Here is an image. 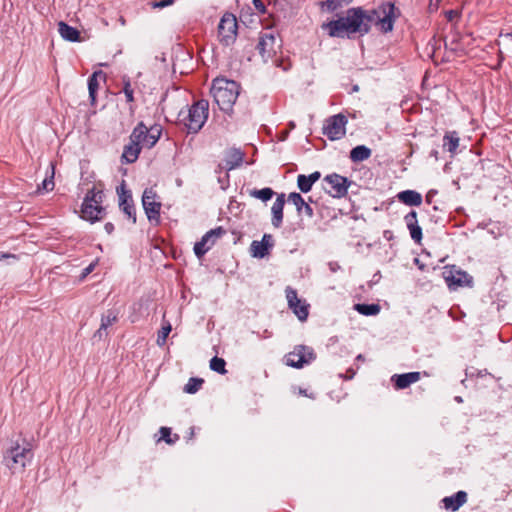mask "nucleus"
I'll return each mask as SVG.
<instances>
[{"mask_svg":"<svg viewBox=\"0 0 512 512\" xmlns=\"http://www.w3.org/2000/svg\"><path fill=\"white\" fill-rule=\"evenodd\" d=\"M273 246V237L270 234H264L261 241H253L250 246V252L253 257L264 258L269 249Z\"/></svg>","mask_w":512,"mask_h":512,"instance_id":"nucleus-16","label":"nucleus"},{"mask_svg":"<svg viewBox=\"0 0 512 512\" xmlns=\"http://www.w3.org/2000/svg\"><path fill=\"white\" fill-rule=\"evenodd\" d=\"M299 394L304 395V396H307V397H310V398H314V396H313V395H308V394H307V392H306V390H303V389H301V388L299 389Z\"/></svg>","mask_w":512,"mask_h":512,"instance_id":"nucleus-49","label":"nucleus"},{"mask_svg":"<svg viewBox=\"0 0 512 512\" xmlns=\"http://www.w3.org/2000/svg\"><path fill=\"white\" fill-rule=\"evenodd\" d=\"M225 365H226L225 360L222 358H219L217 356L213 357L210 361V368L213 371L218 372L220 374L226 373Z\"/></svg>","mask_w":512,"mask_h":512,"instance_id":"nucleus-35","label":"nucleus"},{"mask_svg":"<svg viewBox=\"0 0 512 512\" xmlns=\"http://www.w3.org/2000/svg\"><path fill=\"white\" fill-rule=\"evenodd\" d=\"M142 204L145 213L150 221H159L161 203L157 201L156 192L152 188L144 191L142 196Z\"/></svg>","mask_w":512,"mask_h":512,"instance_id":"nucleus-11","label":"nucleus"},{"mask_svg":"<svg viewBox=\"0 0 512 512\" xmlns=\"http://www.w3.org/2000/svg\"><path fill=\"white\" fill-rule=\"evenodd\" d=\"M314 358L315 355L312 348L298 345L285 356V363L293 368H302L305 364H309Z\"/></svg>","mask_w":512,"mask_h":512,"instance_id":"nucleus-9","label":"nucleus"},{"mask_svg":"<svg viewBox=\"0 0 512 512\" xmlns=\"http://www.w3.org/2000/svg\"><path fill=\"white\" fill-rule=\"evenodd\" d=\"M399 15V10L391 2L383 3L372 10L355 7L348 9L345 16L323 23L321 28L330 37L337 38H350L356 33L366 34L371 25H375L382 33H388L393 30L394 22Z\"/></svg>","mask_w":512,"mask_h":512,"instance_id":"nucleus-1","label":"nucleus"},{"mask_svg":"<svg viewBox=\"0 0 512 512\" xmlns=\"http://www.w3.org/2000/svg\"><path fill=\"white\" fill-rule=\"evenodd\" d=\"M97 262H93L89 264L82 272L81 277L85 278L87 275H89L96 267Z\"/></svg>","mask_w":512,"mask_h":512,"instance_id":"nucleus-45","label":"nucleus"},{"mask_svg":"<svg viewBox=\"0 0 512 512\" xmlns=\"http://www.w3.org/2000/svg\"><path fill=\"white\" fill-rule=\"evenodd\" d=\"M347 119L342 114H337L326 120L323 128V133L331 140H338L342 138L346 129Z\"/></svg>","mask_w":512,"mask_h":512,"instance_id":"nucleus-10","label":"nucleus"},{"mask_svg":"<svg viewBox=\"0 0 512 512\" xmlns=\"http://www.w3.org/2000/svg\"><path fill=\"white\" fill-rule=\"evenodd\" d=\"M397 198L400 202L409 206H420L422 204V196L414 190H405L398 193Z\"/></svg>","mask_w":512,"mask_h":512,"instance_id":"nucleus-22","label":"nucleus"},{"mask_svg":"<svg viewBox=\"0 0 512 512\" xmlns=\"http://www.w3.org/2000/svg\"><path fill=\"white\" fill-rule=\"evenodd\" d=\"M295 315L298 317L300 321H305L308 317V306L305 303H302L300 300V304H295V306L290 307Z\"/></svg>","mask_w":512,"mask_h":512,"instance_id":"nucleus-34","label":"nucleus"},{"mask_svg":"<svg viewBox=\"0 0 512 512\" xmlns=\"http://www.w3.org/2000/svg\"><path fill=\"white\" fill-rule=\"evenodd\" d=\"M238 22L232 13H225L218 25V39L225 46L233 44L237 37Z\"/></svg>","mask_w":512,"mask_h":512,"instance_id":"nucleus-7","label":"nucleus"},{"mask_svg":"<svg viewBox=\"0 0 512 512\" xmlns=\"http://www.w3.org/2000/svg\"><path fill=\"white\" fill-rule=\"evenodd\" d=\"M161 433V439L164 440L168 444L174 443L179 437L178 435H175V439L171 438V430L167 427H161L160 428Z\"/></svg>","mask_w":512,"mask_h":512,"instance_id":"nucleus-41","label":"nucleus"},{"mask_svg":"<svg viewBox=\"0 0 512 512\" xmlns=\"http://www.w3.org/2000/svg\"><path fill=\"white\" fill-rule=\"evenodd\" d=\"M9 257H12V256H11V255H9V254L1 253V254H0V261H1V260H3V259H5V258H9Z\"/></svg>","mask_w":512,"mask_h":512,"instance_id":"nucleus-51","label":"nucleus"},{"mask_svg":"<svg viewBox=\"0 0 512 512\" xmlns=\"http://www.w3.org/2000/svg\"><path fill=\"white\" fill-rule=\"evenodd\" d=\"M239 90L240 87L235 81L216 78L212 83L211 94L220 110L229 113L239 96Z\"/></svg>","mask_w":512,"mask_h":512,"instance_id":"nucleus-2","label":"nucleus"},{"mask_svg":"<svg viewBox=\"0 0 512 512\" xmlns=\"http://www.w3.org/2000/svg\"><path fill=\"white\" fill-rule=\"evenodd\" d=\"M203 382L204 381L201 378H190L184 387V392L188 394L196 393L201 388Z\"/></svg>","mask_w":512,"mask_h":512,"instance_id":"nucleus-33","label":"nucleus"},{"mask_svg":"<svg viewBox=\"0 0 512 512\" xmlns=\"http://www.w3.org/2000/svg\"><path fill=\"white\" fill-rule=\"evenodd\" d=\"M504 60V51H499V62H502Z\"/></svg>","mask_w":512,"mask_h":512,"instance_id":"nucleus-50","label":"nucleus"},{"mask_svg":"<svg viewBox=\"0 0 512 512\" xmlns=\"http://www.w3.org/2000/svg\"><path fill=\"white\" fill-rule=\"evenodd\" d=\"M142 148L134 141L129 140V143L124 146L122 159L127 163H134L140 154Z\"/></svg>","mask_w":512,"mask_h":512,"instance_id":"nucleus-24","label":"nucleus"},{"mask_svg":"<svg viewBox=\"0 0 512 512\" xmlns=\"http://www.w3.org/2000/svg\"><path fill=\"white\" fill-rule=\"evenodd\" d=\"M298 188L303 192L307 193L311 190L312 184L307 180L306 175L300 174L297 177Z\"/></svg>","mask_w":512,"mask_h":512,"instance_id":"nucleus-38","label":"nucleus"},{"mask_svg":"<svg viewBox=\"0 0 512 512\" xmlns=\"http://www.w3.org/2000/svg\"><path fill=\"white\" fill-rule=\"evenodd\" d=\"M355 309L365 316L377 315L380 312L378 304H356Z\"/></svg>","mask_w":512,"mask_h":512,"instance_id":"nucleus-30","label":"nucleus"},{"mask_svg":"<svg viewBox=\"0 0 512 512\" xmlns=\"http://www.w3.org/2000/svg\"><path fill=\"white\" fill-rule=\"evenodd\" d=\"M253 2V5L255 7V9L259 12V13H265L266 12V8H265V5L263 4V2L261 0H252Z\"/></svg>","mask_w":512,"mask_h":512,"instance_id":"nucleus-44","label":"nucleus"},{"mask_svg":"<svg viewBox=\"0 0 512 512\" xmlns=\"http://www.w3.org/2000/svg\"><path fill=\"white\" fill-rule=\"evenodd\" d=\"M117 193L119 196V207L120 209L132 219L133 223L136 222V213L133 205V200L130 191L126 190L125 182L117 187Z\"/></svg>","mask_w":512,"mask_h":512,"instance_id":"nucleus-14","label":"nucleus"},{"mask_svg":"<svg viewBox=\"0 0 512 512\" xmlns=\"http://www.w3.org/2000/svg\"><path fill=\"white\" fill-rule=\"evenodd\" d=\"M114 229V226L112 223H106L105 224V230L110 234Z\"/></svg>","mask_w":512,"mask_h":512,"instance_id":"nucleus-47","label":"nucleus"},{"mask_svg":"<svg viewBox=\"0 0 512 512\" xmlns=\"http://www.w3.org/2000/svg\"><path fill=\"white\" fill-rule=\"evenodd\" d=\"M444 278L449 287L471 286L473 278L465 271L449 270L444 272Z\"/></svg>","mask_w":512,"mask_h":512,"instance_id":"nucleus-15","label":"nucleus"},{"mask_svg":"<svg viewBox=\"0 0 512 512\" xmlns=\"http://www.w3.org/2000/svg\"><path fill=\"white\" fill-rule=\"evenodd\" d=\"M280 49L281 40L273 31H265L260 34L257 50L264 61L272 59Z\"/></svg>","mask_w":512,"mask_h":512,"instance_id":"nucleus-8","label":"nucleus"},{"mask_svg":"<svg viewBox=\"0 0 512 512\" xmlns=\"http://www.w3.org/2000/svg\"><path fill=\"white\" fill-rule=\"evenodd\" d=\"M285 205V195L279 194L272 205V225L275 228H279L283 221V209Z\"/></svg>","mask_w":512,"mask_h":512,"instance_id":"nucleus-18","label":"nucleus"},{"mask_svg":"<svg viewBox=\"0 0 512 512\" xmlns=\"http://www.w3.org/2000/svg\"><path fill=\"white\" fill-rule=\"evenodd\" d=\"M58 32L61 35V37L67 41H80L79 31L76 28L69 26L65 22L61 21L58 23Z\"/></svg>","mask_w":512,"mask_h":512,"instance_id":"nucleus-23","label":"nucleus"},{"mask_svg":"<svg viewBox=\"0 0 512 512\" xmlns=\"http://www.w3.org/2000/svg\"><path fill=\"white\" fill-rule=\"evenodd\" d=\"M209 104L206 100L194 103L186 111H181L179 117L189 132L197 133L205 124L208 118Z\"/></svg>","mask_w":512,"mask_h":512,"instance_id":"nucleus-4","label":"nucleus"},{"mask_svg":"<svg viewBox=\"0 0 512 512\" xmlns=\"http://www.w3.org/2000/svg\"><path fill=\"white\" fill-rule=\"evenodd\" d=\"M322 6L326 7L328 11H335L341 7V3L338 0H326L322 2Z\"/></svg>","mask_w":512,"mask_h":512,"instance_id":"nucleus-42","label":"nucleus"},{"mask_svg":"<svg viewBox=\"0 0 512 512\" xmlns=\"http://www.w3.org/2000/svg\"><path fill=\"white\" fill-rule=\"evenodd\" d=\"M405 222L407 228L409 229L411 238L416 242L420 243L422 239V229L418 225L417 213L415 211H411L405 216Z\"/></svg>","mask_w":512,"mask_h":512,"instance_id":"nucleus-17","label":"nucleus"},{"mask_svg":"<svg viewBox=\"0 0 512 512\" xmlns=\"http://www.w3.org/2000/svg\"><path fill=\"white\" fill-rule=\"evenodd\" d=\"M500 37L502 38L505 51L512 57V32L501 34Z\"/></svg>","mask_w":512,"mask_h":512,"instance_id":"nucleus-40","label":"nucleus"},{"mask_svg":"<svg viewBox=\"0 0 512 512\" xmlns=\"http://www.w3.org/2000/svg\"><path fill=\"white\" fill-rule=\"evenodd\" d=\"M225 231L218 227L207 232L202 239L194 245V252L198 258H201L215 243V240L221 237Z\"/></svg>","mask_w":512,"mask_h":512,"instance_id":"nucleus-13","label":"nucleus"},{"mask_svg":"<svg viewBox=\"0 0 512 512\" xmlns=\"http://www.w3.org/2000/svg\"><path fill=\"white\" fill-rule=\"evenodd\" d=\"M326 186L324 189L333 197H343L349 186L348 179L338 174H331L324 178Z\"/></svg>","mask_w":512,"mask_h":512,"instance_id":"nucleus-12","label":"nucleus"},{"mask_svg":"<svg viewBox=\"0 0 512 512\" xmlns=\"http://www.w3.org/2000/svg\"><path fill=\"white\" fill-rule=\"evenodd\" d=\"M444 507L447 510L456 511L467 501V494L464 491H458L454 496L445 497L443 500Z\"/></svg>","mask_w":512,"mask_h":512,"instance_id":"nucleus-21","label":"nucleus"},{"mask_svg":"<svg viewBox=\"0 0 512 512\" xmlns=\"http://www.w3.org/2000/svg\"><path fill=\"white\" fill-rule=\"evenodd\" d=\"M122 82H123V89H122V91L125 94L127 102H133L134 101V95H133L134 92H133V89L131 87V82H130L129 77L123 76Z\"/></svg>","mask_w":512,"mask_h":512,"instance_id":"nucleus-36","label":"nucleus"},{"mask_svg":"<svg viewBox=\"0 0 512 512\" xmlns=\"http://www.w3.org/2000/svg\"><path fill=\"white\" fill-rule=\"evenodd\" d=\"M118 22L120 23L121 26H125L126 25V20H125V18L123 16H119Z\"/></svg>","mask_w":512,"mask_h":512,"instance_id":"nucleus-48","label":"nucleus"},{"mask_svg":"<svg viewBox=\"0 0 512 512\" xmlns=\"http://www.w3.org/2000/svg\"><path fill=\"white\" fill-rule=\"evenodd\" d=\"M50 168H51V174L49 177H46L43 181H42V184L40 186H38V189L37 191L38 192H42V191H45V192H48V191H52L54 189V174H55V167L53 165V163L50 164Z\"/></svg>","mask_w":512,"mask_h":512,"instance_id":"nucleus-31","label":"nucleus"},{"mask_svg":"<svg viewBox=\"0 0 512 512\" xmlns=\"http://www.w3.org/2000/svg\"><path fill=\"white\" fill-rule=\"evenodd\" d=\"M32 458L33 452L28 444L16 443L5 452L4 464L13 474L22 473Z\"/></svg>","mask_w":512,"mask_h":512,"instance_id":"nucleus-3","label":"nucleus"},{"mask_svg":"<svg viewBox=\"0 0 512 512\" xmlns=\"http://www.w3.org/2000/svg\"><path fill=\"white\" fill-rule=\"evenodd\" d=\"M273 195L274 191L271 188H263L260 190L254 189L250 191V196L262 201H268Z\"/></svg>","mask_w":512,"mask_h":512,"instance_id":"nucleus-32","label":"nucleus"},{"mask_svg":"<svg viewBox=\"0 0 512 512\" xmlns=\"http://www.w3.org/2000/svg\"><path fill=\"white\" fill-rule=\"evenodd\" d=\"M392 380L395 383L396 389H405L413 383L420 380L419 372H409L400 375H394Z\"/></svg>","mask_w":512,"mask_h":512,"instance_id":"nucleus-19","label":"nucleus"},{"mask_svg":"<svg viewBox=\"0 0 512 512\" xmlns=\"http://www.w3.org/2000/svg\"><path fill=\"white\" fill-rule=\"evenodd\" d=\"M288 201L293 203V205L296 207L298 213H304L308 217L313 216V209L312 207L305 202L303 197L296 192H292L288 195Z\"/></svg>","mask_w":512,"mask_h":512,"instance_id":"nucleus-20","label":"nucleus"},{"mask_svg":"<svg viewBox=\"0 0 512 512\" xmlns=\"http://www.w3.org/2000/svg\"><path fill=\"white\" fill-rule=\"evenodd\" d=\"M444 148H446L450 153H455L456 149L458 148L459 146V137L457 136V133L456 132H450V133H447L445 136H444Z\"/></svg>","mask_w":512,"mask_h":512,"instance_id":"nucleus-29","label":"nucleus"},{"mask_svg":"<svg viewBox=\"0 0 512 512\" xmlns=\"http://www.w3.org/2000/svg\"><path fill=\"white\" fill-rule=\"evenodd\" d=\"M118 320V312L115 310H108L106 314L102 315L100 328L95 333V337L99 338L103 337V331H105L109 326L117 322Z\"/></svg>","mask_w":512,"mask_h":512,"instance_id":"nucleus-25","label":"nucleus"},{"mask_svg":"<svg viewBox=\"0 0 512 512\" xmlns=\"http://www.w3.org/2000/svg\"><path fill=\"white\" fill-rule=\"evenodd\" d=\"M170 332H171L170 323H167L166 325H164L161 328V330L158 332V336H157V344L159 346H163L166 343V339Z\"/></svg>","mask_w":512,"mask_h":512,"instance_id":"nucleus-37","label":"nucleus"},{"mask_svg":"<svg viewBox=\"0 0 512 512\" xmlns=\"http://www.w3.org/2000/svg\"><path fill=\"white\" fill-rule=\"evenodd\" d=\"M320 176V173L316 171L309 176H306V178L313 185L320 178Z\"/></svg>","mask_w":512,"mask_h":512,"instance_id":"nucleus-46","label":"nucleus"},{"mask_svg":"<svg viewBox=\"0 0 512 512\" xmlns=\"http://www.w3.org/2000/svg\"><path fill=\"white\" fill-rule=\"evenodd\" d=\"M370 156L371 150L364 145L356 146L350 152V158L353 162H362Z\"/></svg>","mask_w":512,"mask_h":512,"instance_id":"nucleus-27","label":"nucleus"},{"mask_svg":"<svg viewBox=\"0 0 512 512\" xmlns=\"http://www.w3.org/2000/svg\"><path fill=\"white\" fill-rule=\"evenodd\" d=\"M161 134L162 127L160 125L148 128L143 122H140L133 129L129 140L137 143L142 149H151L158 142Z\"/></svg>","mask_w":512,"mask_h":512,"instance_id":"nucleus-6","label":"nucleus"},{"mask_svg":"<svg viewBox=\"0 0 512 512\" xmlns=\"http://www.w3.org/2000/svg\"><path fill=\"white\" fill-rule=\"evenodd\" d=\"M286 298L289 307H293L295 304H300V299L297 296L296 290L292 289L291 287L286 288Z\"/></svg>","mask_w":512,"mask_h":512,"instance_id":"nucleus-39","label":"nucleus"},{"mask_svg":"<svg viewBox=\"0 0 512 512\" xmlns=\"http://www.w3.org/2000/svg\"><path fill=\"white\" fill-rule=\"evenodd\" d=\"M174 3V0H160V1H155L152 3V7L154 8H164V7H167V6H170Z\"/></svg>","mask_w":512,"mask_h":512,"instance_id":"nucleus-43","label":"nucleus"},{"mask_svg":"<svg viewBox=\"0 0 512 512\" xmlns=\"http://www.w3.org/2000/svg\"><path fill=\"white\" fill-rule=\"evenodd\" d=\"M243 161V153L237 149H232L228 151L226 158H225V164L224 168L226 170H232L235 167L239 166Z\"/></svg>","mask_w":512,"mask_h":512,"instance_id":"nucleus-26","label":"nucleus"},{"mask_svg":"<svg viewBox=\"0 0 512 512\" xmlns=\"http://www.w3.org/2000/svg\"><path fill=\"white\" fill-rule=\"evenodd\" d=\"M98 77L105 78V74L102 71H95L88 80V90H89V96L92 100V102L95 101V95L98 90L99 84H98Z\"/></svg>","mask_w":512,"mask_h":512,"instance_id":"nucleus-28","label":"nucleus"},{"mask_svg":"<svg viewBox=\"0 0 512 512\" xmlns=\"http://www.w3.org/2000/svg\"><path fill=\"white\" fill-rule=\"evenodd\" d=\"M103 198L104 193L102 189H97V187L94 186L89 190L82 204V218L91 222L102 219L104 208L101 206V203Z\"/></svg>","mask_w":512,"mask_h":512,"instance_id":"nucleus-5","label":"nucleus"}]
</instances>
